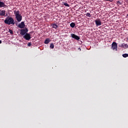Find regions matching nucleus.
Instances as JSON below:
<instances>
[{
    "label": "nucleus",
    "instance_id": "obj_18",
    "mask_svg": "<svg viewBox=\"0 0 128 128\" xmlns=\"http://www.w3.org/2000/svg\"><path fill=\"white\" fill-rule=\"evenodd\" d=\"M123 58H128V54H122Z\"/></svg>",
    "mask_w": 128,
    "mask_h": 128
},
{
    "label": "nucleus",
    "instance_id": "obj_4",
    "mask_svg": "<svg viewBox=\"0 0 128 128\" xmlns=\"http://www.w3.org/2000/svg\"><path fill=\"white\" fill-rule=\"evenodd\" d=\"M112 48L113 50H118V44L116 42H113L112 44Z\"/></svg>",
    "mask_w": 128,
    "mask_h": 128
},
{
    "label": "nucleus",
    "instance_id": "obj_25",
    "mask_svg": "<svg viewBox=\"0 0 128 128\" xmlns=\"http://www.w3.org/2000/svg\"><path fill=\"white\" fill-rule=\"evenodd\" d=\"M2 0H0V2H2Z\"/></svg>",
    "mask_w": 128,
    "mask_h": 128
},
{
    "label": "nucleus",
    "instance_id": "obj_11",
    "mask_svg": "<svg viewBox=\"0 0 128 128\" xmlns=\"http://www.w3.org/2000/svg\"><path fill=\"white\" fill-rule=\"evenodd\" d=\"M120 48H128V44H122L120 46Z\"/></svg>",
    "mask_w": 128,
    "mask_h": 128
},
{
    "label": "nucleus",
    "instance_id": "obj_5",
    "mask_svg": "<svg viewBox=\"0 0 128 128\" xmlns=\"http://www.w3.org/2000/svg\"><path fill=\"white\" fill-rule=\"evenodd\" d=\"M24 38L26 40H30V38H32V37L30 36V35L28 33H26V34L24 36Z\"/></svg>",
    "mask_w": 128,
    "mask_h": 128
},
{
    "label": "nucleus",
    "instance_id": "obj_23",
    "mask_svg": "<svg viewBox=\"0 0 128 128\" xmlns=\"http://www.w3.org/2000/svg\"><path fill=\"white\" fill-rule=\"evenodd\" d=\"M78 50H81L80 48H79Z\"/></svg>",
    "mask_w": 128,
    "mask_h": 128
},
{
    "label": "nucleus",
    "instance_id": "obj_20",
    "mask_svg": "<svg viewBox=\"0 0 128 128\" xmlns=\"http://www.w3.org/2000/svg\"><path fill=\"white\" fill-rule=\"evenodd\" d=\"M32 46V43L30 42H28V46Z\"/></svg>",
    "mask_w": 128,
    "mask_h": 128
},
{
    "label": "nucleus",
    "instance_id": "obj_17",
    "mask_svg": "<svg viewBox=\"0 0 128 128\" xmlns=\"http://www.w3.org/2000/svg\"><path fill=\"white\" fill-rule=\"evenodd\" d=\"M54 48V44L52 43L50 45V48L52 49Z\"/></svg>",
    "mask_w": 128,
    "mask_h": 128
},
{
    "label": "nucleus",
    "instance_id": "obj_21",
    "mask_svg": "<svg viewBox=\"0 0 128 128\" xmlns=\"http://www.w3.org/2000/svg\"><path fill=\"white\" fill-rule=\"evenodd\" d=\"M104 0L109 1V2H112V0Z\"/></svg>",
    "mask_w": 128,
    "mask_h": 128
},
{
    "label": "nucleus",
    "instance_id": "obj_2",
    "mask_svg": "<svg viewBox=\"0 0 128 128\" xmlns=\"http://www.w3.org/2000/svg\"><path fill=\"white\" fill-rule=\"evenodd\" d=\"M20 11H14V14H15L16 18L17 21L20 22H22V16L20 15Z\"/></svg>",
    "mask_w": 128,
    "mask_h": 128
},
{
    "label": "nucleus",
    "instance_id": "obj_13",
    "mask_svg": "<svg viewBox=\"0 0 128 128\" xmlns=\"http://www.w3.org/2000/svg\"><path fill=\"white\" fill-rule=\"evenodd\" d=\"M52 26L53 28H55L56 30V28H58V26L56 24H52Z\"/></svg>",
    "mask_w": 128,
    "mask_h": 128
},
{
    "label": "nucleus",
    "instance_id": "obj_26",
    "mask_svg": "<svg viewBox=\"0 0 128 128\" xmlns=\"http://www.w3.org/2000/svg\"><path fill=\"white\" fill-rule=\"evenodd\" d=\"M127 16L128 17V14H127Z\"/></svg>",
    "mask_w": 128,
    "mask_h": 128
},
{
    "label": "nucleus",
    "instance_id": "obj_12",
    "mask_svg": "<svg viewBox=\"0 0 128 128\" xmlns=\"http://www.w3.org/2000/svg\"><path fill=\"white\" fill-rule=\"evenodd\" d=\"M50 38H47L46 39L44 44H50Z\"/></svg>",
    "mask_w": 128,
    "mask_h": 128
},
{
    "label": "nucleus",
    "instance_id": "obj_14",
    "mask_svg": "<svg viewBox=\"0 0 128 128\" xmlns=\"http://www.w3.org/2000/svg\"><path fill=\"white\" fill-rule=\"evenodd\" d=\"M70 26L72 28H74V26H76V24H74V22H72L70 24Z\"/></svg>",
    "mask_w": 128,
    "mask_h": 128
},
{
    "label": "nucleus",
    "instance_id": "obj_22",
    "mask_svg": "<svg viewBox=\"0 0 128 128\" xmlns=\"http://www.w3.org/2000/svg\"><path fill=\"white\" fill-rule=\"evenodd\" d=\"M117 3H118V4H120V1H118V2H117Z\"/></svg>",
    "mask_w": 128,
    "mask_h": 128
},
{
    "label": "nucleus",
    "instance_id": "obj_3",
    "mask_svg": "<svg viewBox=\"0 0 128 128\" xmlns=\"http://www.w3.org/2000/svg\"><path fill=\"white\" fill-rule=\"evenodd\" d=\"M28 32V30L26 28L21 29L20 30V34H21V36H24Z\"/></svg>",
    "mask_w": 128,
    "mask_h": 128
},
{
    "label": "nucleus",
    "instance_id": "obj_16",
    "mask_svg": "<svg viewBox=\"0 0 128 128\" xmlns=\"http://www.w3.org/2000/svg\"><path fill=\"white\" fill-rule=\"evenodd\" d=\"M8 32L11 34H14V31L12 30L9 29L8 30Z\"/></svg>",
    "mask_w": 128,
    "mask_h": 128
},
{
    "label": "nucleus",
    "instance_id": "obj_24",
    "mask_svg": "<svg viewBox=\"0 0 128 128\" xmlns=\"http://www.w3.org/2000/svg\"><path fill=\"white\" fill-rule=\"evenodd\" d=\"M2 41L1 40H0V44H2Z\"/></svg>",
    "mask_w": 128,
    "mask_h": 128
},
{
    "label": "nucleus",
    "instance_id": "obj_10",
    "mask_svg": "<svg viewBox=\"0 0 128 128\" xmlns=\"http://www.w3.org/2000/svg\"><path fill=\"white\" fill-rule=\"evenodd\" d=\"M0 16H6V10H0Z\"/></svg>",
    "mask_w": 128,
    "mask_h": 128
},
{
    "label": "nucleus",
    "instance_id": "obj_7",
    "mask_svg": "<svg viewBox=\"0 0 128 128\" xmlns=\"http://www.w3.org/2000/svg\"><path fill=\"white\" fill-rule=\"evenodd\" d=\"M95 23L96 26H102V22L100 21V19H97L95 20Z\"/></svg>",
    "mask_w": 128,
    "mask_h": 128
},
{
    "label": "nucleus",
    "instance_id": "obj_8",
    "mask_svg": "<svg viewBox=\"0 0 128 128\" xmlns=\"http://www.w3.org/2000/svg\"><path fill=\"white\" fill-rule=\"evenodd\" d=\"M26 24H24V22H21V23L18 25V27H19L20 28H24Z\"/></svg>",
    "mask_w": 128,
    "mask_h": 128
},
{
    "label": "nucleus",
    "instance_id": "obj_6",
    "mask_svg": "<svg viewBox=\"0 0 128 128\" xmlns=\"http://www.w3.org/2000/svg\"><path fill=\"white\" fill-rule=\"evenodd\" d=\"M71 36L72 38H74L76 40H80V38L74 34H71Z\"/></svg>",
    "mask_w": 128,
    "mask_h": 128
},
{
    "label": "nucleus",
    "instance_id": "obj_15",
    "mask_svg": "<svg viewBox=\"0 0 128 128\" xmlns=\"http://www.w3.org/2000/svg\"><path fill=\"white\" fill-rule=\"evenodd\" d=\"M86 16H88V18H90L92 16V15L90 14L88 12L86 14H85Z\"/></svg>",
    "mask_w": 128,
    "mask_h": 128
},
{
    "label": "nucleus",
    "instance_id": "obj_9",
    "mask_svg": "<svg viewBox=\"0 0 128 128\" xmlns=\"http://www.w3.org/2000/svg\"><path fill=\"white\" fill-rule=\"evenodd\" d=\"M8 6L4 2L0 1V8H6Z\"/></svg>",
    "mask_w": 128,
    "mask_h": 128
},
{
    "label": "nucleus",
    "instance_id": "obj_1",
    "mask_svg": "<svg viewBox=\"0 0 128 128\" xmlns=\"http://www.w3.org/2000/svg\"><path fill=\"white\" fill-rule=\"evenodd\" d=\"M4 24H16V22H14V20L12 17L8 16L6 18L4 21Z\"/></svg>",
    "mask_w": 128,
    "mask_h": 128
},
{
    "label": "nucleus",
    "instance_id": "obj_19",
    "mask_svg": "<svg viewBox=\"0 0 128 128\" xmlns=\"http://www.w3.org/2000/svg\"><path fill=\"white\" fill-rule=\"evenodd\" d=\"M63 4H64V6H65L70 7V5H68V3L64 2V3Z\"/></svg>",
    "mask_w": 128,
    "mask_h": 128
}]
</instances>
